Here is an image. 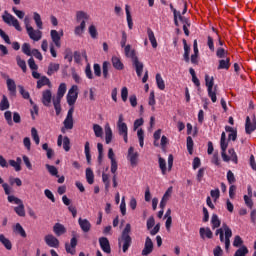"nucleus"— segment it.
<instances>
[{"label": "nucleus", "instance_id": "1", "mask_svg": "<svg viewBox=\"0 0 256 256\" xmlns=\"http://www.w3.org/2000/svg\"><path fill=\"white\" fill-rule=\"evenodd\" d=\"M132 243L133 238H131V224L128 223L123 229L121 236L118 238V246L122 247L123 253H127Z\"/></svg>", "mask_w": 256, "mask_h": 256}, {"label": "nucleus", "instance_id": "2", "mask_svg": "<svg viewBox=\"0 0 256 256\" xmlns=\"http://www.w3.org/2000/svg\"><path fill=\"white\" fill-rule=\"evenodd\" d=\"M125 55L132 60V65L136 71L137 77H141L143 75V62L139 61V57L135 54V50H131V45L128 44L125 47Z\"/></svg>", "mask_w": 256, "mask_h": 256}, {"label": "nucleus", "instance_id": "3", "mask_svg": "<svg viewBox=\"0 0 256 256\" xmlns=\"http://www.w3.org/2000/svg\"><path fill=\"white\" fill-rule=\"evenodd\" d=\"M8 202L9 203H14L15 206L14 207V212L16 213V215H18V217H25L26 213H25V204H23V200L13 196V195H9L8 196Z\"/></svg>", "mask_w": 256, "mask_h": 256}, {"label": "nucleus", "instance_id": "4", "mask_svg": "<svg viewBox=\"0 0 256 256\" xmlns=\"http://www.w3.org/2000/svg\"><path fill=\"white\" fill-rule=\"evenodd\" d=\"M24 23H25L28 37L32 39V41H41V39L43 38V32H41V29L34 30L32 26H29V22H27V18H25Z\"/></svg>", "mask_w": 256, "mask_h": 256}, {"label": "nucleus", "instance_id": "5", "mask_svg": "<svg viewBox=\"0 0 256 256\" xmlns=\"http://www.w3.org/2000/svg\"><path fill=\"white\" fill-rule=\"evenodd\" d=\"M5 15H2V20L7 25H12V27H15L16 31H21V25L19 24V20L15 18V16L9 14V12L5 11Z\"/></svg>", "mask_w": 256, "mask_h": 256}, {"label": "nucleus", "instance_id": "6", "mask_svg": "<svg viewBox=\"0 0 256 256\" xmlns=\"http://www.w3.org/2000/svg\"><path fill=\"white\" fill-rule=\"evenodd\" d=\"M256 130V117L255 114H252L251 117H246L245 122V133L246 135H251Z\"/></svg>", "mask_w": 256, "mask_h": 256}, {"label": "nucleus", "instance_id": "7", "mask_svg": "<svg viewBox=\"0 0 256 256\" xmlns=\"http://www.w3.org/2000/svg\"><path fill=\"white\" fill-rule=\"evenodd\" d=\"M77 89H78L77 85H73L69 89L68 94L66 96L67 103L70 107H73L77 102V97L79 96V94L77 93Z\"/></svg>", "mask_w": 256, "mask_h": 256}, {"label": "nucleus", "instance_id": "8", "mask_svg": "<svg viewBox=\"0 0 256 256\" xmlns=\"http://www.w3.org/2000/svg\"><path fill=\"white\" fill-rule=\"evenodd\" d=\"M90 16L87 14V12L80 10L76 12V21L77 23H80L79 27L82 29H85L86 27V21H89Z\"/></svg>", "mask_w": 256, "mask_h": 256}, {"label": "nucleus", "instance_id": "9", "mask_svg": "<svg viewBox=\"0 0 256 256\" xmlns=\"http://www.w3.org/2000/svg\"><path fill=\"white\" fill-rule=\"evenodd\" d=\"M223 229L225 233V249L226 251H229V247H231V237H233V231L231 230V228H229V226L226 223H223Z\"/></svg>", "mask_w": 256, "mask_h": 256}, {"label": "nucleus", "instance_id": "10", "mask_svg": "<svg viewBox=\"0 0 256 256\" xmlns=\"http://www.w3.org/2000/svg\"><path fill=\"white\" fill-rule=\"evenodd\" d=\"M44 241L48 247H52L54 249H58L59 247V239H57L53 234L46 235L44 237Z\"/></svg>", "mask_w": 256, "mask_h": 256}, {"label": "nucleus", "instance_id": "11", "mask_svg": "<svg viewBox=\"0 0 256 256\" xmlns=\"http://www.w3.org/2000/svg\"><path fill=\"white\" fill-rule=\"evenodd\" d=\"M77 237L73 236L70 240V244L69 243H65V250L66 253H69L70 255H75L76 253V248H77Z\"/></svg>", "mask_w": 256, "mask_h": 256}, {"label": "nucleus", "instance_id": "12", "mask_svg": "<svg viewBox=\"0 0 256 256\" xmlns=\"http://www.w3.org/2000/svg\"><path fill=\"white\" fill-rule=\"evenodd\" d=\"M99 245L104 253H111V244L109 243V239L107 237H100Z\"/></svg>", "mask_w": 256, "mask_h": 256}, {"label": "nucleus", "instance_id": "13", "mask_svg": "<svg viewBox=\"0 0 256 256\" xmlns=\"http://www.w3.org/2000/svg\"><path fill=\"white\" fill-rule=\"evenodd\" d=\"M153 253V240L148 236L146 237L144 249L142 250V255L147 256Z\"/></svg>", "mask_w": 256, "mask_h": 256}, {"label": "nucleus", "instance_id": "14", "mask_svg": "<svg viewBox=\"0 0 256 256\" xmlns=\"http://www.w3.org/2000/svg\"><path fill=\"white\" fill-rule=\"evenodd\" d=\"M117 128L119 135H125L128 133L127 124L123 122V114L119 115L118 122H117Z\"/></svg>", "mask_w": 256, "mask_h": 256}, {"label": "nucleus", "instance_id": "15", "mask_svg": "<svg viewBox=\"0 0 256 256\" xmlns=\"http://www.w3.org/2000/svg\"><path fill=\"white\" fill-rule=\"evenodd\" d=\"M135 148L130 147L128 149V160L130 161L132 167H135L137 165V159H139V153L134 152Z\"/></svg>", "mask_w": 256, "mask_h": 256}, {"label": "nucleus", "instance_id": "16", "mask_svg": "<svg viewBox=\"0 0 256 256\" xmlns=\"http://www.w3.org/2000/svg\"><path fill=\"white\" fill-rule=\"evenodd\" d=\"M50 37H51L54 45H56V47H58V48L61 47V37H63V32H61V35H60L57 30H51Z\"/></svg>", "mask_w": 256, "mask_h": 256}, {"label": "nucleus", "instance_id": "17", "mask_svg": "<svg viewBox=\"0 0 256 256\" xmlns=\"http://www.w3.org/2000/svg\"><path fill=\"white\" fill-rule=\"evenodd\" d=\"M78 225L80 226L83 233H89L91 231V222L87 219L79 218Z\"/></svg>", "mask_w": 256, "mask_h": 256}, {"label": "nucleus", "instance_id": "18", "mask_svg": "<svg viewBox=\"0 0 256 256\" xmlns=\"http://www.w3.org/2000/svg\"><path fill=\"white\" fill-rule=\"evenodd\" d=\"M53 233H55L57 237H61V235L67 233V228L61 223H56L53 226Z\"/></svg>", "mask_w": 256, "mask_h": 256}, {"label": "nucleus", "instance_id": "19", "mask_svg": "<svg viewBox=\"0 0 256 256\" xmlns=\"http://www.w3.org/2000/svg\"><path fill=\"white\" fill-rule=\"evenodd\" d=\"M231 67V58L226 57V59H220L218 61V71L221 69H225L226 71H229V68Z\"/></svg>", "mask_w": 256, "mask_h": 256}, {"label": "nucleus", "instance_id": "20", "mask_svg": "<svg viewBox=\"0 0 256 256\" xmlns=\"http://www.w3.org/2000/svg\"><path fill=\"white\" fill-rule=\"evenodd\" d=\"M53 95L51 94V90H45L42 93V103L45 107H49L51 105V99Z\"/></svg>", "mask_w": 256, "mask_h": 256}, {"label": "nucleus", "instance_id": "21", "mask_svg": "<svg viewBox=\"0 0 256 256\" xmlns=\"http://www.w3.org/2000/svg\"><path fill=\"white\" fill-rule=\"evenodd\" d=\"M7 89L11 95H17V84H15V80L8 78L6 80Z\"/></svg>", "mask_w": 256, "mask_h": 256}, {"label": "nucleus", "instance_id": "22", "mask_svg": "<svg viewBox=\"0 0 256 256\" xmlns=\"http://www.w3.org/2000/svg\"><path fill=\"white\" fill-rule=\"evenodd\" d=\"M111 61L114 69H116L117 71H123L125 69V65L123 64V62H121V58L113 56Z\"/></svg>", "mask_w": 256, "mask_h": 256}, {"label": "nucleus", "instance_id": "23", "mask_svg": "<svg viewBox=\"0 0 256 256\" xmlns=\"http://www.w3.org/2000/svg\"><path fill=\"white\" fill-rule=\"evenodd\" d=\"M13 232L16 235H20V237H22L23 239H25L27 237V232H25V229L23 228V226L20 223H16L13 226Z\"/></svg>", "mask_w": 256, "mask_h": 256}, {"label": "nucleus", "instance_id": "24", "mask_svg": "<svg viewBox=\"0 0 256 256\" xmlns=\"http://www.w3.org/2000/svg\"><path fill=\"white\" fill-rule=\"evenodd\" d=\"M65 93H67V84L61 83L58 87L56 99L61 101L65 97Z\"/></svg>", "mask_w": 256, "mask_h": 256}, {"label": "nucleus", "instance_id": "25", "mask_svg": "<svg viewBox=\"0 0 256 256\" xmlns=\"http://www.w3.org/2000/svg\"><path fill=\"white\" fill-rule=\"evenodd\" d=\"M199 233L201 239H205V237H207V239H213V232L211 231V228H200Z\"/></svg>", "mask_w": 256, "mask_h": 256}, {"label": "nucleus", "instance_id": "26", "mask_svg": "<svg viewBox=\"0 0 256 256\" xmlns=\"http://www.w3.org/2000/svg\"><path fill=\"white\" fill-rule=\"evenodd\" d=\"M0 243H2L5 249H7L8 251H11V249H13V244L11 243V240H9L3 234H0Z\"/></svg>", "mask_w": 256, "mask_h": 256}, {"label": "nucleus", "instance_id": "27", "mask_svg": "<svg viewBox=\"0 0 256 256\" xmlns=\"http://www.w3.org/2000/svg\"><path fill=\"white\" fill-rule=\"evenodd\" d=\"M147 35L153 49H157V39L155 38V33L153 30H151V28L147 29Z\"/></svg>", "mask_w": 256, "mask_h": 256}, {"label": "nucleus", "instance_id": "28", "mask_svg": "<svg viewBox=\"0 0 256 256\" xmlns=\"http://www.w3.org/2000/svg\"><path fill=\"white\" fill-rule=\"evenodd\" d=\"M183 45H184V61L186 63H189L190 58H189V54L191 53V47L189 45H187V40L183 39Z\"/></svg>", "mask_w": 256, "mask_h": 256}, {"label": "nucleus", "instance_id": "29", "mask_svg": "<svg viewBox=\"0 0 256 256\" xmlns=\"http://www.w3.org/2000/svg\"><path fill=\"white\" fill-rule=\"evenodd\" d=\"M86 180L89 185H93V183H95V174L91 168L86 169Z\"/></svg>", "mask_w": 256, "mask_h": 256}, {"label": "nucleus", "instance_id": "30", "mask_svg": "<svg viewBox=\"0 0 256 256\" xmlns=\"http://www.w3.org/2000/svg\"><path fill=\"white\" fill-rule=\"evenodd\" d=\"M105 141L106 145H109L113 141V130H111L110 126H106L105 128Z\"/></svg>", "mask_w": 256, "mask_h": 256}, {"label": "nucleus", "instance_id": "31", "mask_svg": "<svg viewBox=\"0 0 256 256\" xmlns=\"http://www.w3.org/2000/svg\"><path fill=\"white\" fill-rule=\"evenodd\" d=\"M156 85L160 91H165V80H163V77L161 74H156Z\"/></svg>", "mask_w": 256, "mask_h": 256}, {"label": "nucleus", "instance_id": "32", "mask_svg": "<svg viewBox=\"0 0 256 256\" xmlns=\"http://www.w3.org/2000/svg\"><path fill=\"white\" fill-rule=\"evenodd\" d=\"M211 225L212 229H218V227H221V220L217 214H212Z\"/></svg>", "mask_w": 256, "mask_h": 256}, {"label": "nucleus", "instance_id": "33", "mask_svg": "<svg viewBox=\"0 0 256 256\" xmlns=\"http://www.w3.org/2000/svg\"><path fill=\"white\" fill-rule=\"evenodd\" d=\"M45 85H51V80L46 76H42L41 79L37 81V89H41V87H45Z\"/></svg>", "mask_w": 256, "mask_h": 256}, {"label": "nucleus", "instance_id": "34", "mask_svg": "<svg viewBox=\"0 0 256 256\" xmlns=\"http://www.w3.org/2000/svg\"><path fill=\"white\" fill-rule=\"evenodd\" d=\"M126 11V19L128 23V28L133 29V18L131 17V11L129 10V5L126 4L125 6Z\"/></svg>", "mask_w": 256, "mask_h": 256}, {"label": "nucleus", "instance_id": "35", "mask_svg": "<svg viewBox=\"0 0 256 256\" xmlns=\"http://www.w3.org/2000/svg\"><path fill=\"white\" fill-rule=\"evenodd\" d=\"M16 63L20 69H22L23 73H27V62L21 59V56H16Z\"/></svg>", "mask_w": 256, "mask_h": 256}, {"label": "nucleus", "instance_id": "36", "mask_svg": "<svg viewBox=\"0 0 256 256\" xmlns=\"http://www.w3.org/2000/svg\"><path fill=\"white\" fill-rule=\"evenodd\" d=\"M9 99H7V96L3 95L2 100L0 102V111H7L9 109Z\"/></svg>", "mask_w": 256, "mask_h": 256}, {"label": "nucleus", "instance_id": "37", "mask_svg": "<svg viewBox=\"0 0 256 256\" xmlns=\"http://www.w3.org/2000/svg\"><path fill=\"white\" fill-rule=\"evenodd\" d=\"M205 83L208 91L213 90V86L215 85V79L213 77H210L209 74H206Z\"/></svg>", "mask_w": 256, "mask_h": 256}, {"label": "nucleus", "instance_id": "38", "mask_svg": "<svg viewBox=\"0 0 256 256\" xmlns=\"http://www.w3.org/2000/svg\"><path fill=\"white\" fill-rule=\"evenodd\" d=\"M33 19L38 29H43V20H41V15L37 12L33 13Z\"/></svg>", "mask_w": 256, "mask_h": 256}, {"label": "nucleus", "instance_id": "39", "mask_svg": "<svg viewBox=\"0 0 256 256\" xmlns=\"http://www.w3.org/2000/svg\"><path fill=\"white\" fill-rule=\"evenodd\" d=\"M84 153L86 155V161H87L88 165H91V148L89 146V142L85 143Z\"/></svg>", "mask_w": 256, "mask_h": 256}, {"label": "nucleus", "instance_id": "40", "mask_svg": "<svg viewBox=\"0 0 256 256\" xmlns=\"http://www.w3.org/2000/svg\"><path fill=\"white\" fill-rule=\"evenodd\" d=\"M60 69V65L57 63H50L48 66L47 75L51 76L53 73H56Z\"/></svg>", "mask_w": 256, "mask_h": 256}, {"label": "nucleus", "instance_id": "41", "mask_svg": "<svg viewBox=\"0 0 256 256\" xmlns=\"http://www.w3.org/2000/svg\"><path fill=\"white\" fill-rule=\"evenodd\" d=\"M31 136L36 145H39V143H41V139L39 138V132H37V128H31Z\"/></svg>", "mask_w": 256, "mask_h": 256}, {"label": "nucleus", "instance_id": "42", "mask_svg": "<svg viewBox=\"0 0 256 256\" xmlns=\"http://www.w3.org/2000/svg\"><path fill=\"white\" fill-rule=\"evenodd\" d=\"M158 163H159V168L162 171V175H166L167 174V162L165 161V159L159 157Z\"/></svg>", "mask_w": 256, "mask_h": 256}, {"label": "nucleus", "instance_id": "43", "mask_svg": "<svg viewBox=\"0 0 256 256\" xmlns=\"http://www.w3.org/2000/svg\"><path fill=\"white\" fill-rule=\"evenodd\" d=\"M46 169L52 175L53 177H59V170H57V167L53 165L46 164Z\"/></svg>", "mask_w": 256, "mask_h": 256}, {"label": "nucleus", "instance_id": "44", "mask_svg": "<svg viewBox=\"0 0 256 256\" xmlns=\"http://www.w3.org/2000/svg\"><path fill=\"white\" fill-rule=\"evenodd\" d=\"M109 62L104 61L102 64V75L104 79H107L109 77Z\"/></svg>", "mask_w": 256, "mask_h": 256}, {"label": "nucleus", "instance_id": "45", "mask_svg": "<svg viewBox=\"0 0 256 256\" xmlns=\"http://www.w3.org/2000/svg\"><path fill=\"white\" fill-rule=\"evenodd\" d=\"M228 153H229V155H230V160H231L233 163H235V165H237V164L239 163V159H238V157H237V153L235 152V149L230 148V149L228 150Z\"/></svg>", "mask_w": 256, "mask_h": 256}, {"label": "nucleus", "instance_id": "46", "mask_svg": "<svg viewBox=\"0 0 256 256\" xmlns=\"http://www.w3.org/2000/svg\"><path fill=\"white\" fill-rule=\"evenodd\" d=\"M93 131L95 134V137H103V128L99 124L93 125Z\"/></svg>", "mask_w": 256, "mask_h": 256}, {"label": "nucleus", "instance_id": "47", "mask_svg": "<svg viewBox=\"0 0 256 256\" xmlns=\"http://www.w3.org/2000/svg\"><path fill=\"white\" fill-rule=\"evenodd\" d=\"M247 253H249L247 246H241L238 250H236L234 256H246Z\"/></svg>", "mask_w": 256, "mask_h": 256}, {"label": "nucleus", "instance_id": "48", "mask_svg": "<svg viewBox=\"0 0 256 256\" xmlns=\"http://www.w3.org/2000/svg\"><path fill=\"white\" fill-rule=\"evenodd\" d=\"M227 51L224 48H218L216 50V57H218V59H226L227 58Z\"/></svg>", "mask_w": 256, "mask_h": 256}, {"label": "nucleus", "instance_id": "49", "mask_svg": "<svg viewBox=\"0 0 256 256\" xmlns=\"http://www.w3.org/2000/svg\"><path fill=\"white\" fill-rule=\"evenodd\" d=\"M22 53H24V55H27V57H31V44L29 43H24L22 45Z\"/></svg>", "mask_w": 256, "mask_h": 256}, {"label": "nucleus", "instance_id": "50", "mask_svg": "<svg viewBox=\"0 0 256 256\" xmlns=\"http://www.w3.org/2000/svg\"><path fill=\"white\" fill-rule=\"evenodd\" d=\"M63 149L66 152L71 151V140L67 136L63 138Z\"/></svg>", "mask_w": 256, "mask_h": 256}, {"label": "nucleus", "instance_id": "51", "mask_svg": "<svg viewBox=\"0 0 256 256\" xmlns=\"http://www.w3.org/2000/svg\"><path fill=\"white\" fill-rule=\"evenodd\" d=\"M186 141H187V144H186L187 145V151L190 155H193V145H194L193 138L191 136H188Z\"/></svg>", "mask_w": 256, "mask_h": 256}, {"label": "nucleus", "instance_id": "52", "mask_svg": "<svg viewBox=\"0 0 256 256\" xmlns=\"http://www.w3.org/2000/svg\"><path fill=\"white\" fill-rule=\"evenodd\" d=\"M54 109L56 111V115H61V100L55 98L53 100Z\"/></svg>", "mask_w": 256, "mask_h": 256}, {"label": "nucleus", "instance_id": "53", "mask_svg": "<svg viewBox=\"0 0 256 256\" xmlns=\"http://www.w3.org/2000/svg\"><path fill=\"white\" fill-rule=\"evenodd\" d=\"M205 171H207V168L202 167L198 170L196 179L198 183H201V181H203V177H205Z\"/></svg>", "mask_w": 256, "mask_h": 256}, {"label": "nucleus", "instance_id": "54", "mask_svg": "<svg viewBox=\"0 0 256 256\" xmlns=\"http://www.w3.org/2000/svg\"><path fill=\"white\" fill-rule=\"evenodd\" d=\"M88 33L91 36L92 39H97V35H99L97 33V28L95 27V25H90L88 28Z\"/></svg>", "mask_w": 256, "mask_h": 256}, {"label": "nucleus", "instance_id": "55", "mask_svg": "<svg viewBox=\"0 0 256 256\" xmlns=\"http://www.w3.org/2000/svg\"><path fill=\"white\" fill-rule=\"evenodd\" d=\"M129 97V89L127 87H123L121 89V99L124 103H127V99Z\"/></svg>", "mask_w": 256, "mask_h": 256}, {"label": "nucleus", "instance_id": "56", "mask_svg": "<svg viewBox=\"0 0 256 256\" xmlns=\"http://www.w3.org/2000/svg\"><path fill=\"white\" fill-rule=\"evenodd\" d=\"M227 181L229 185H233L237 180L235 179V174L231 170L227 172Z\"/></svg>", "mask_w": 256, "mask_h": 256}, {"label": "nucleus", "instance_id": "57", "mask_svg": "<svg viewBox=\"0 0 256 256\" xmlns=\"http://www.w3.org/2000/svg\"><path fill=\"white\" fill-rule=\"evenodd\" d=\"M5 120L7 121L8 125H13V115L11 111H6L4 113Z\"/></svg>", "mask_w": 256, "mask_h": 256}, {"label": "nucleus", "instance_id": "58", "mask_svg": "<svg viewBox=\"0 0 256 256\" xmlns=\"http://www.w3.org/2000/svg\"><path fill=\"white\" fill-rule=\"evenodd\" d=\"M44 195L49 199L52 203H55V195H53V192L49 189L44 190Z\"/></svg>", "mask_w": 256, "mask_h": 256}, {"label": "nucleus", "instance_id": "59", "mask_svg": "<svg viewBox=\"0 0 256 256\" xmlns=\"http://www.w3.org/2000/svg\"><path fill=\"white\" fill-rule=\"evenodd\" d=\"M18 89L23 99H30L31 95L29 94V92L25 91V88L23 86L19 85Z\"/></svg>", "mask_w": 256, "mask_h": 256}, {"label": "nucleus", "instance_id": "60", "mask_svg": "<svg viewBox=\"0 0 256 256\" xmlns=\"http://www.w3.org/2000/svg\"><path fill=\"white\" fill-rule=\"evenodd\" d=\"M241 245H243V239L239 235L235 236L233 241V247H241Z\"/></svg>", "mask_w": 256, "mask_h": 256}, {"label": "nucleus", "instance_id": "61", "mask_svg": "<svg viewBox=\"0 0 256 256\" xmlns=\"http://www.w3.org/2000/svg\"><path fill=\"white\" fill-rule=\"evenodd\" d=\"M120 45L122 48H124V51H125V47H127V32L125 31H122V38L120 41Z\"/></svg>", "mask_w": 256, "mask_h": 256}, {"label": "nucleus", "instance_id": "62", "mask_svg": "<svg viewBox=\"0 0 256 256\" xmlns=\"http://www.w3.org/2000/svg\"><path fill=\"white\" fill-rule=\"evenodd\" d=\"M244 202L249 209H253V199H251V196L244 195Z\"/></svg>", "mask_w": 256, "mask_h": 256}, {"label": "nucleus", "instance_id": "63", "mask_svg": "<svg viewBox=\"0 0 256 256\" xmlns=\"http://www.w3.org/2000/svg\"><path fill=\"white\" fill-rule=\"evenodd\" d=\"M93 69H94V75L96 77H101V65H99L98 63H95L93 65Z\"/></svg>", "mask_w": 256, "mask_h": 256}, {"label": "nucleus", "instance_id": "64", "mask_svg": "<svg viewBox=\"0 0 256 256\" xmlns=\"http://www.w3.org/2000/svg\"><path fill=\"white\" fill-rule=\"evenodd\" d=\"M64 127L65 129H73V120L65 118Z\"/></svg>", "mask_w": 256, "mask_h": 256}]
</instances>
